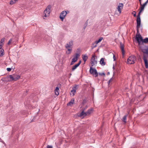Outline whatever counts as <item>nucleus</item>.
<instances>
[{"instance_id":"f257e3e1","label":"nucleus","mask_w":148,"mask_h":148,"mask_svg":"<svg viewBox=\"0 0 148 148\" xmlns=\"http://www.w3.org/2000/svg\"><path fill=\"white\" fill-rule=\"evenodd\" d=\"M135 39L138 45H140L143 44V39L141 36L139 34L137 33L136 34Z\"/></svg>"},{"instance_id":"f03ea898","label":"nucleus","mask_w":148,"mask_h":148,"mask_svg":"<svg viewBox=\"0 0 148 148\" xmlns=\"http://www.w3.org/2000/svg\"><path fill=\"white\" fill-rule=\"evenodd\" d=\"M51 6L50 5H48L47 7L46 10L44 11L43 14V18L44 19H46L45 18L49 16L50 13V9Z\"/></svg>"},{"instance_id":"7ed1b4c3","label":"nucleus","mask_w":148,"mask_h":148,"mask_svg":"<svg viewBox=\"0 0 148 148\" xmlns=\"http://www.w3.org/2000/svg\"><path fill=\"white\" fill-rule=\"evenodd\" d=\"M136 58L135 56L132 55L129 57L127 60V63L130 64H134L136 60Z\"/></svg>"},{"instance_id":"20e7f679","label":"nucleus","mask_w":148,"mask_h":148,"mask_svg":"<svg viewBox=\"0 0 148 148\" xmlns=\"http://www.w3.org/2000/svg\"><path fill=\"white\" fill-rule=\"evenodd\" d=\"M8 78L10 79V81H16L20 78V76L16 74H13L10 75L8 77Z\"/></svg>"},{"instance_id":"39448f33","label":"nucleus","mask_w":148,"mask_h":148,"mask_svg":"<svg viewBox=\"0 0 148 148\" xmlns=\"http://www.w3.org/2000/svg\"><path fill=\"white\" fill-rule=\"evenodd\" d=\"M90 73L95 77L98 76V74L97 70L95 68H93L91 66L90 68Z\"/></svg>"},{"instance_id":"423d86ee","label":"nucleus","mask_w":148,"mask_h":148,"mask_svg":"<svg viewBox=\"0 0 148 148\" xmlns=\"http://www.w3.org/2000/svg\"><path fill=\"white\" fill-rule=\"evenodd\" d=\"M69 12L68 11H63L61 12L59 17L62 21H63L64 19L65 18L67 14Z\"/></svg>"},{"instance_id":"0eeeda50","label":"nucleus","mask_w":148,"mask_h":148,"mask_svg":"<svg viewBox=\"0 0 148 148\" xmlns=\"http://www.w3.org/2000/svg\"><path fill=\"white\" fill-rule=\"evenodd\" d=\"M18 36L17 35L15 36L14 38H11L8 41V44L10 45L11 43H14L18 41Z\"/></svg>"},{"instance_id":"6e6552de","label":"nucleus","mask_w":148,"mask_h":148,"mask_svg":"<svg viewBox=\"0 0 148 148\" xmlns=\"http://www.w3.org/2000/svg\"><path fill=\"white\" fill-rule=\"evenodd\" d=\"M78 87V85H75V86L72 88V90H71V92H70V95L73 96L75 95L76 90L77 89Z\"/></svg>"},{"instance_id":"1a4fd4ad","label":"nucleus","mask_w":148,"mask_h":148,"mask_svg":"<svg viewBox=\"0 0 148 148\" xmlns=\"http://www.w3.org/2000/svg\"><path fill=\"white\" fill-rule=\"evenodd\" d=\"M91 63L92 66H93L97 63V61L94 56H93L91 58Z\"/></svg>"},{"instance_id":"9d476101","label":"nucleus","mask_w":148,"mask_h":148,"mask_svg":"<svg viewBox=\"0 0 148 148\" xmlns=\"http://www.w3.org/2000/svg\"><path fill=\"white\" fill-rule=\"evenodd\" d=\"M143 59L144 62L145 66L146 68H148V61L146 57L144 55L143 57Z\"/></svg>"},{"instance_id":"9b49d317","label":"nucleus","mask_w":148,"mask_h":148,"mask_svg":"<svg viewBox=\"0 0 148 148\" xmlns=\"http://www.w3.org/2000/svg\"><path fill=\"white\" fill-rule=\"evenodd\" d=\"M73 42L72 41H70L65 45L66 48H71L73 45Z\"/></svg>"},{"instance_id":"f8f14e48","label":"nucleus","mask_w":148,"mask_h":148,"mask_svg":"<svg viewBox=\"0 0 148 148\" xmlns=\"http://www.w3.org/2000/svg\"><path fill=\"white\" fill-rule=\"evenodd\" d=\"M79 56L80 55L79 53H75V55L74 56V57L72 59V60L75 62H76Z\"/></svg>"},{"instance_id":"ddd939ff","label":"nucleus","mask_w":148,"mask_h":148,"mask_svg":"<svg viewBox=\"0 0 148 148\" xmlns=\"http://www.w3.org/2000/svg\"><path fill=\"white\" fill-rule=\"evenodd\" d=\"M137 28H139L140 25V17H137Z\"/></svg>"},{"instance_id":"4468645a","label":"nucleus","mask_w":148,"mask_h":148,"mask_svg":"<svg viewBox=\"0 0 148 148\" xmlns=\"http://www.w3.org/2000/svg\"><path fill=\"white\" fill-rule=\"evenodd\" d=\"M120 48L121 49L123 55H124L125 54V51L124 50V47L123 45L121 43H120Z\"/></svg>"},{"instance_id":"2eb2a0df","label":"nucleus","mask_w":148,"mask_h":148,"mask_svg":"<svg viewBox=\"0 0 148 148\" xmlns=\"http://www.w3.org/2000/svg\"><path fill=\"white\" fill-rule=\"evenodd\" d=\"M84 111L82 110V112L79 114V116L80 117H82L83 116H85L87 115L86 112H84Z\"/></svg>"},{"instance_id":"dca6fc26","label":"nucleus","mask_w":148,"mask_h":148,"mask_svg":"<svg viewBox=\"0 0 148 148\" xmlns=\"http://www.w3.org/2000/svg\"><path fill=\"white\" fill-rule=\"evenodd\" d=\"M88 58V57L86 54L82 55V59L84 62V63L87 60Z\"/></svg>"},{"instance_id":"f3484780","label":"nucleus","mask_w":148,"mask_h":148,"mask_svg":"<svg viewBox=\"0 0 148 148\" xmlns=\"http://www.w3.org/2000/svg\"><path fill=\"white\" fill-rule=\"evenodd\" d=\"M74 99H72L71 101L69 102L67 104L68 106H72L74 104Z\"/></svg>"},{"instance_id":"a211bd4d","label":"nucleus","mask_w":148,"mask_h":148,"mask_svg":"<svg viewBox=\"0 0 148 148\" xmlns=\"http://www.w3.org/2000/svg\"><path fill=\"white\" fill-rule=\"evenodd\" d=\"M97 44L96 43V42H93L92 44V45L91 46V49H93L94 48L96 47L97 45Z\"/></svg>"},{"instance_id":"6ab92c4d","label":"nucleus","mask_w":148,"mask_h":148,"mask_svg":"<svg viewBox=\"0 0 148 148\" xmlns=\"http://www.w3.org/2000/svg\"><path fill=\"white\" fill-rule=\"evenodd\" d=\"M140 48L141 49L142 51L144 53H145L146 54H148V49H142L140 47Z\"/></svg>"},{"instance_id":"aec40b11","label":"nucleus","mask_w":148,"mask_h":148,"mask_svg":"<svg viewBox=\"0 0 148 148\" xmlns=\"http://www.w3.org/2000/svg\"><path fill=\"white\" fill-rule=\"evenodd\" d=\"M4 50L3 49H0V56L1 57L3 56L4 54Z\"/></svg>"},{"instance_id":"412c9836","label":"nucleus","mask_w":148,"mask_h":148,"mask_svg":"<svg viewBox=\"0 0 148 148\" xmlns=\"http://www.w3.org/2000/svg\"><path fill=\"white\" fill-rule=\"evenodd\" d=\"M93 109L92 108L89 109L88 111L86 112L87 115L89 114H90L92 112Z\"/></svg>"},{"instance_id":"4be33fe9","label":"nucleus","mask_w":148,"mask_h":148,"mask_svg":"<svg viewBox=\"0 0 148 148\" xmlns=\"http://www.w3.org/2000/svg\"><path fill=\"white\" fill-rule=\"evenodd\" d=\"M100 62V64L103 65H105L106 64L104 62V60L103 58H101V59Z\"/></svg>"},{"instance_id":"5701e85b","label":"nucleus","mask_w":148,"mask_h":148,"mask_svg":"<svg viewBox=\"0 0 148 148\" xmlns=\"http://www.w3.org/2000/svg\"><path fill=\"white\" fill-rule=\"evenodd\" d=\"M79 66V65L77 64H75L74 66L72 67V71L74 70L76 68Z\"/></svg>"},{"instance_id":"b1692460","label":"nucleus","mask_w":148,"mask_h":148,"mask_svg":"<svg viewBox=\"0 0 148 148\" xmlns=\"http://www.w3.org/2000/svg\"><path fill=\"white\" fill-rule=\"evenodd\" d=\"M148 43V38H145L143 39V43Z\"/></svg>"},{"instance_id":"393cba45","label":"nucleus","mask_w":148,"mask_h":148,"mask_svg":"<svg viewBox=\"0 0 148 148\" xmlns=\"http://www.w3.org/2000/svg\"><path fill=\"white\" fill-rule=\"evenodd\" d=\"M146 4L145 3H144L143 5H142L141 6L140 8V9L142 10H143L144 9L145 6H146Z\"/></svg>"},{"instance_id":"a878e982","label":"nucleus","mask_w":148,"mask_h":148,"mask_svg":"<svg viewBox=\"0 0 148 148\" xmlns=\"http://www.w3.org/2000/svg\"><path fill=\"white\" fill-rule=\"evenodd\" d=\"M103 38L102 37H100L98 40H97L95 41V42L98 44V43L100 42H101V41L103 39Z\"/></svg>"},{"instance_id":"bb28decb","label":"nucleus","mask_w":148,"mask_h":148,"mask_svg":"<svg viewBox=\"0 0 148 148\" xmlns=\"http://www.w3.org/2000/svg\"><path fill=\"white\" fill-rule=\"evenodd\" d=\"M127 116V115H125L123 117L122 119L123 121L125 123H126V120Z\"/></svg>"},{"instance_id":"cd10ccee","label":"nucleus","mask_w":148,"mask_h":148,"mask_svg":"<svg viewBox=\"0 0 148 148\" xmlns=\"http://www.w3.org/2000/svg\"><path fill=\"white\" fill-rule=\"evenodd\" d=\"M118 6L119 8H122L123 6V4L122 3H120Z\"/></svg>"},{"instance_id":"c85d7f7f","label":"nucleus","mask_w":148,"mask_h":148,"mask_svg":"<svg viewBox=\"0 0 148 148\" xmlns=\"http://www.w3.org/2000/svg\"><path fill=\"white\" fill-rule=\"evenodd\" d=\"M15 3L16 2L14 1V0H12L10 1V4L12 5Z\"/></svg>"},{"instance_id":"c756f323","label":"nucleus","mask_w":148,"mask_h":148,"mask_svg":"<svg viewBox=\"0 0 148 148\" xmlns=\"http://www.w3.org/2000/svg\"><path fill=\"white\" fill-rule=\"evenodd\" d=\"M143 10H140L138 14V15L137 16V17H140V13H141V12H142Z\"/></svg>"},{"instance_id":"7c9ffc66","label":"nucleus","mask_w":148,"mask_h":148,"mask_svg":"<svg viewBox=\"0 0 148 148\" xmlns=\"http://www.w3.org/2000/svg\"><path fill=\"white\" fill-rule=\"evenodd\" d=\"M117 8L118 11L119 12V13H120L121 12V10L122 8H119L118 6V8Z\"/></svg>"},{"instance_id":"2f4dec72","label":"nucleus","mask_w":148,"mask_h":148,"mask_svg":"<svg viewBox=\"0 0 148 148\" xmlns=\"http://www.w3.org/2000/svg\"><path fill=\"white\" fill-rule=\"evenodd\" d=\"M132 14L133 15V16H134L135 17L136 16V13L135 11H134L132 12Z\"/></svg>"},{"instance_id":"473e14b6","label":"nucleus","mask_w":148,"mask_h":148,"mask_svg":"<svg viewBox=\"0 0 148 148\" xmlns=\"http://www.w3.org/2000/svg\"><path fill=\"white\" fill-rule=\"evenodd\" d=\"M4 40H5L4 38H3L1 39L0 41V42H1V43L2 44L3 43V42H4Z\"/></svg>"},{"instance_id":"72a5a7b5","label":"nucleus","mask_w":148,"mask_h":148,"mask_svg":"<svg viewBox=\"0 0 148 148\" xmlns=\"http://www.w3.org/2000/svg\"><path fill=\"white\" fill-rule=\"evenodd\" d=\"M112 80V78H111L109 81L108 82V84L109 85L110 84V83L111 82Z\"/></svg>"},{"instance_id":"f704fd0d","label":"nucleus","mask_w":148,"mask_h":148,"mask_svg":"<svg viewBox=\"0 0 148 148\" xmlns=\"http://www.w3.org/2000/svg\"><path fill=\"white\" fill-rule=\"evenodd\" d=\"M67 49V51H72V49L70 48H66Z\"/></svg>"},{"instance_id":"c9c22d12","label":"nucleus","mask_w":148,"mask_h":148,"mask_svg":"<svg viewBox=\"0 0 148 148\" xmlns=\"http://www.w3.org/2000/svg\"><path fill=\"white\" fill-rule=\"evenodd\" d=\"M47 148H53V147L52 146L48 145L47 147Z\"/></svg>"},{"instance_id":"e433bc0d","label":"nucleus","mask_w":148,"mask_h":148,"mask_svg":"<svg viewBox=\"0 0 148 148\" xmlns=\"http://www.w3.org/2000/svg\"><path fill=\"white\" fill-rule=\"evenodd\" d=\"M87 108V106H86L85 107L83 108L82 109V110L84 111Z\"/></svg>"},{"instance_id":"4c0bfd02","label":"nucleus","mask_w":148,"mask_h":148,"mask_svg":"<svg viewBox=\"0 0 148 148\" xmlns=\"http://www.w3.org/2000/svg\"><path fill=\"white\" fill-rule=\"evenodd\" d=\"M71 51H66V54H70V53H71Z\"/></svg>"},{"instance_id":"58836bf2","label":"nucleus","mask_w":148,"mask_h":148,"mask_svg":"<svg viewBox=\"0 0 148 148\" xmlns=\"http://www.w3.org/2000/svg\"><path fill=\"white\" fill-rule=\"evenodd\" d=\"M7 70L8 71H10L11 70V69L10 68H8L7 69Z\"/></svg>"},{"instance_id":"ea45409f","label":"nucleus","mask_w":148,"mask_h":148,"mask_svg":"<svg viewBox=\"0 0 148 148\" xmlns=\"http://www.w3.org/2000/svg\"><path fill=\"white\" fill-rule=\"evenodd\" d=\"M75 62L72 60L71 62V65H72L74 64Z\"/></svg>"},{"instance_id":"a19ab883","label":"nucleus","mask_w":148,"mask_h":148,"mask_svg":"<svg viewBox=\"0 0 148 148\" xmlns=\"http://www.w3.org/2000/svg\"><path fill=\"white\" fill-rule=\"evenodd\" d=\"M2 44L0 42V49H2Z\"/></svg>"},{"instance_id":"79ce46f5","label":"nucleus","mask_w":148,"mask_h":148,"mask_svg":"<svg viewBox=\"0 0 148 148\" xmlns=\"http://www.w3.org/2000/svg\"><path fill=\"white\" fill-rule=\"evenodd\" d=\"M99 74L101 75H105V74L104 73H99Z\"/></svg>"},{"instance_id":"37998d69","label":"nucleus","mask_w":148,"mask_h":148,"mask_svg":"<svg viewBox=\"0 0 148 148\" xmlns=\"http://www.w3.org/2000/svg\"><path fill=\"white\" fill-rule=\"evenodd\" d=\"M81 61H79V62L77 64L79 66L80 64H81Z\"/></svg>"},{"instance_id":"c03bdc74","label":"nucleus","mask_w":148,"mask_h":148,"mask_svg":"<svg viewBox=\"0 0 148 148\" xmlns=\"http://www.w3.org/2000/svg\"><path fill=\"white\" fill-rule=\"evenodd\" d=\"M113 59H114V61L115 60H116V58H115V56H114V55H113Z\"/></svg>"},{"instance_id":"a18cd8bd","label":"nucleus","mask_w":148,"mask_h":148,"mask_svg":"<svg viewBox=\"0 0 148 148\" xmlns=\"http://www.w3.org/2000/svg\"><path fill=\"white\" fill-rule=\"evenodd\" d=\"M2 145H3V148H5L4 147L5 146V143H3L2 144Z\"/></svg>"},{"instance_id":"49530a36","label":"nucleus","mask_w":148,"mask_h":148,"mask_svg":"<svg viewBox=\"0 0 148 148\" xmlns=\"http://www.w3.org/2000/svg\"><path fill=\"white\" fill-rule=\"evenodd\" d=\"M87 23H86V25L85 27H84V29H85L86 27V26H87Z\"/></svg>"},{"instance_id":"de8ad7c7","label":"nucleus","mask_w":148,"mask_h":148,"mask_svg":"<svg viewBox=\"0 0 148 148\" xmlns=\"http://www.w3.org/2000/svg\"><path fill=\"white\" fill-rule=\"evenodd\" d=\"M59 90V88H58V87H56V89L55 90Z\"/></svg>"},{"instance_id":"09e8293b","label":"nucleus","mask_w":148,"mask_h":148,"mask_svg":"<svg viewBox=\"0 0 148 148\" xmlns=\"http://www.w3.org/2000/svg\"><path fill=\"white\" fill-rule=\"evenodd\" d=\"M148 2V0H147L145 3L146 4Z\"/></svg>"},{"instance_id":"8fccbe9b","label":"nucleus","mask_w":148,"mask_h":148,"mask_svg":"<svg viewBox=\"0 0 148 148\" xmlns=\"http://www.w3.org/2000/svg\"><path fill=\"white\" fill-rule=\"evenodd\" d=\"M148 2V0H147L145 3L146 4Z\"/></svg>"},{"instance_id":"3c124183","label":"nucleus","mask_w":148,"mask_h":148,"mask_svg":"<svg viewBox=\"0 0 148 148\" xmlns=\"http://www.w3.org/2000/svg\"><path fill=\"white\" fill-rule=\"evenodd\" d=\"M140 4L141 6L142 5V4H141V2H140Z\"/></svg>"},{"instance_id":"603ef678","label":"nucleus","mask_w":148,"mask_h":148,"mask_svg":"<svg viewBox=\"0 0 148 148\" xmlns=\"http://www.w3.org/2000/svg\"><path fill=\"white\" fill-rule=\"evenodd\" d=\"M14 1L16 2L18 0H14Z\"/></svg>"},{"instance_id":"864d4df0","label":"nucleus","mask_w":148,"mask_h":148,"mask_svg":"<svg viewBox=\"0 0 148 148\" xmlns=\"http://www.w3.org/2000/svg\"><path fill=\"white\" fill-rule=\"evenodd\" d=\"M55 93H56V95H58V94H59V93H58V94H57L56 93V92Z\"/></svg>"},{"instance_id":"5fc2aeb1","label":"nucleus","mask_w":148,"mask_h":148,"mask_svg":"<svg viewBox=\"0 0 148 148\" xmlns=\"http://www.w3.org/2000/svg\"><path fill=\"white\" fill-rule=\"evenodd\" d=\"M139 1L140 2H141V0H139Z\"/></svg>"},{"instance_id":"6e6d98bb","label":"nucleus","mask_w":148,"mask_h":148,"mask_svg":"<svg viewBox=\"0 0 148 148\" xmlns=\"http://www.w3.org/2000/svg\"><path fill=\"white\" fill-rule=\"evenodd\" d=\"M108 74H110V73H109V72H108Z\"/></svg>"},{"instance_id":"4d7b16f0","label":"nucleus","mask_w":148,"mask_h":148,"mask_svg":"<svg viewBox=\"0 0 148 148\" xmlns=\"http://www.w3.org/2000/svg\"><path fill=\"white\" fill-rule=\"evenodd\" d=\"M113 68L114 69V66L113 67Z\"/></svg>"}]
</instances>
